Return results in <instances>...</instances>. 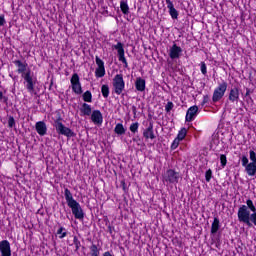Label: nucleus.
Instances as JSON below:
<instances>
[{
  "label": "nucleus",
  "instance_id": "f257e3e1",
  "mask_svg": "<svg viewBox=\"0 0 256 256\" xmlns=\"http://www.w3.org/2000/svg\"><path fill=\"white\" fill-rule=\"evenodd\" d=\"M14 65L18 67L17 73H20L25 81V87L28 91V93H34V95H37L35 92V85H37V78H33L31 75V69L27 70V63L21 62V60H14ZM26 71V72H25Z\"/></svg>",
  "mask_w": 256,
  "mask_h": 256
},
{
  "label": "nucleus",
  "instance_id": "f03ea898",
  "mask_svg": "<svg viewBox=\"0 0 256 256\" xmlns=\"http://www.w3.org/2000/svg\"><path fill=\"white\" fill-rule=\"evenodd\" d=\"M64 197L75 219H79V221H83V219H85V212H83V208H81V204H79L77 200L73 199V194L71 193L70 189L65 188Z\"/></svg>",
  "mask_w": 256,
  "mask_h": 256
},
{
  "label": "nucleus",
  "instance_id": "7ed1b4c3",
  "mask_svg": "<svg viewBox=\"0 0 256 256\" xmlns=\"http://www.w3.org/2000/svg\"><path fill=\"white\" fill-rule=\"evenodd\" d=\"M54 127L58 135H64V137H75V132H73V130H71L69 127H66L61 119H57L54 121Z\"/></svg>",
  "mask_w": 256,
  "mask_h": 256
},
{
  "label": "nucleus",
  "instance_id": "20e7f679",
  "mask_svg": "<svg viewBox=\"0 0 256 256\" xmlns=\"http://www.w3.org/2000/svg\"><path fill=\"white\" fill-rule=\"evenodd\" d=\"M227 91V82L222 81L219 83L218 87L215 88L212 96L213 103H218L221 101L223 97H225V93Z\"/></svg>",
  "mask_w": 256,
  "mask_h": 256
},
{
  "label": "nucleus",
  "instance_id": "39448f33",
  "mask_svg": "<svg viewBox=\"0 0 256 256\" xmlns=\"http://www.w3.org/2000/svg\"><path fill=\"white\" fill-rule=\"evenodd\" d=\"M114 93L121 95L125 89V80H123V74H117L113 79Z\"/></svg>",
  "mask_w": 256,
  "mask_h": 256
},
{
  "label": "nucleus",
  "instance_id": "423d86ee",
  "mask_svg": "<svg viewBox=\"0 0 256 256\" xmlns=\"http://www.w3.org/2000/svg\"><path fill=\"white\" fill-rule=\"evenodd\" d=\"M180 178L181 176L179 175V173L173 169L167 170L163 176V179L166 183H172V184L179 183Z\"/></svg>",
  "mask_w": 256,
  "mask_h": 256
},
{
  "label": "nucleus",
  "instance_id": "0eeeda50",
  "mask_svg": "<svg viewBox=\"0 0 256 256\" xmlns=\"http://www.w3.org/2000/svg\"><path fill=\"white\" fill-rule=\"evenodd\" d=\"M112 48L117 51L119 61H121V63H123L124 67L127 69L129 64L127 63V58H125V48H123V43L118 42L116 45H113Z\"/></svg>",
  "mask_w": 256,
  "mask_h": 256
},
{
  "label": "nucleus",
  "instance_id": "6e6552de",
  "mask_svg": "<svg viewBox=\"0 0 256 256\" xmlns=\"http://www.w3.org/2000/svg\"><path fill=\"white\" fill-rule=\"evenodd\" d=\"M70 81L74 93H76V95H81V93H83V88L81 87V82L79 81V74L74 73Z\"/></svg>",
  "mask_w": 256,
  "mask_h": 256
},
{
  "label": "nucleus",
  "instance_id": "1a4fd4ad",
  "mask_svg": "<svg viewBox=\"0 0 256 256\" xmlns=\"http://www.w3.org/2000/svg\"><path fill=\"white\" fill-rule=\"evenodd\" d=\"M1 256H11V243L7 240L0 241Z\"/></svg>",
  "mask_w": 256,
  "mask_h": 256
},
{
  "label": "nucleus",
  "instance_id": "9d476101",
  "mask_svg": "<svg viewBox=\"0 0 256 256\" xmlns=\"http://www.w3.org/2000/svg\"><path fill=\"white\" fill-rule=\"evenodd\" d=\"M181 53H183V49L177 46V44H173L170 48L169 57L170 59H179V57H181Z\"/></svg>",
  "mask_w": 256,
  "mask_h": 256
},
{
  "label": "nucleus",
  "instance_id": "9b49d317",
  "mask_svg": "<svg viewBox=\"0 0 256 256\" xmlns=\"http://www.w3.org/2000/svg\"><path fill=\"white\" fill-rule=\"evenodd\" d=\"M197 113H199V107L197 105L191 106L186 113V121L191 122L195 117H197Z\"/></svg>",
  "mask_w": 256,
  "mask_h": 256
},
{
  "label": "nucleus",
  "instance_id": "f8f14e48",
  "mask_svg": "<svg viewBox=\"0 0 256 256\" xmlns=\"http://www.w3.org/2000/svg\"><path fill=\"white\" fill-rule=\"evenodd\" d=\"M90 115H91V120L95 125L103 124V114H101V111L94 110Z\"/></svg>",
  "mask_w": 256,
  "mask_h": 256
},
{
  "label": "nucleus",
  "instance_id": "ddd939ff",
  "mask_svg": "<svg viewBox=\"0 0 256 256\" xmlns=\"http://www.w3.org/2000/svg\"><path fill=\"white\" fill-rule=\"evenodd\" d=\"M35 129L38 135H40V137H45V135H47V124H45V122H37L35 125Z\"/></svg>",
  "mask_w": 256,
  "mask_h": 256
},
{
  "label": "nucleus",
  "instance_id": "4468645a",
  "mask_svg": "<svg viewBox=\"0 0 256 256\" xmlns=\"http://www.w3.org/2000/svg\"><path fill=\"white\" fill-rule=\"evenodd\" d=\"M228 99L231 103H239V88H231Z\"/></svg>",
  "mask_w": 256,
  "mask_h": 256
},
{
  "label": "nucleus",
  "instance_id": "2eb2a0df",
  "mask_svg": "<svg viewBox=\"0 0 256 256\" xmlns=\"http://www.w3.org/2000/svg\"><path fill=\"white\" fill-rule=\"evenodd\" d=\"M167 8L169 9V15L172 19H178L179 18V12L177 9H175V6L173 5V2L171 0H166Z\"/></svg>",
  "mask_w": 256,
  "mask_h": 256
},
{
  "label": "nucleus",
  "instance_id": "dca6fc26",
  "mask_svg": "<svg viewBox=\"0 0 256 256\" xmlns=\"http://www.w3.org/2000/svg\"><path fill=\"white\" fill-rule=\"evenodd\" d=\"M143 137L145 139H155V132H153V122H150L148 127L143 132Z\"/></svg>",
  "mask_w": 256,
  "mask_h": 256
},
{
  "label": "nucleus",
  "instance_id": "f3484780",
  "mask_svg": "<svg viewBox=\"0 0 256 256\" xmlns=\"http://www.w3.org/2000/svg\"><path fill=\"white\" fill-rule=\"evenodd\" d=\"M245 171L249 177H255L256 176V164L253 162H250L248 165L244 166Z\"/></svg>",
  "mask_w": 256,
  "mask_h": 256
},
{
  "label": "nucleus",
  "instance_id": "a211bd4d",
  "mask_svg": "<svg viewBox=\"0 0 256 256\" xmlns=\"http://www.w3.org/2000/svg\"><path fill=\"white\" fill-rule=\"evenodd\" d=\"M80 112L82 113L83 116L89 117L92 113L91 105L87 103H83L82 106L80 107Z\"/></svg>",
  "mask_w": 256,
  "mask_h": 256
},
{
  "label": "nucleus",
  "instance_id": "6ab92c4d",
  "mask_svg": "<svg viewBox=\"0 0 256 256\" xmlns=\"http://www.w3.org/2000/svg\"><path fill=\"white\" fill-rule=\"evenodd\" d=\"M145 85H146V82H145V79L141 78V77H138L136 79V82H135V87L138 91H140L142 93V91H145Z\"/></svg>",
  "mask_w": 256,
  "mask_h": 256
},
{
  "label": "nucleus",
  "instance_id": "aec40b11",
  "mask_svg": "<svg viewBox=\"0 0 256 256\" xmlns=\"http://www.w3.org/2000/svg\"><path fill=\"white\" fill-rule=\"evenodd\" d=\"M220 227H221V224H220L219 218L215 217L211 225V234L215 235L217 231H219Z\"/></svg>",
  "mask_w": 256,
  "mask_h": 256
},
{
  "label": "nucleus",
  "instance_id": "412c9836",
  "mask_svg": "<svg viewBox=\"0 0 256 256\" xmlns=\"http://www.w3.org/2000/svg\"><path fill=\"white\" fill-rule=\"evenodd\" d=\"M127 132V129H125V126H123V124L118 123L116 124L115 128H114V133H116V135H125V133Z\"/></svg>",
  "mask_w": 256,
  "mask_h": 256
},
{
  "label": "nucleus",
  "instance_id": "4be33fe9",
  "mask_svg": "<svg viewBox=\"0 0 256 256\" xmlns=\"http://www.w3.org/2000/svg\"><path fill=\"white\" fill-rule=\"evenodd\" d=\"M120 9L124 15H129V4H127V0L120 2Z\"/></svg>",
  "mask_w": 256,
  "mask_h": 256
},
{
  "label": "nucleus",
  "instance_id": "5701e85b",
  "mask_svg": "<svg viewBox=\"0 0 256 256\" xmlns=\"http://www.w3.org/2000/svg\"><path fill=\"white\" fill-rule=\"evenodd\" d=\"M82 97H83V101H85L86 103H92L93 102V94H91V91H89V90L84 92Z\"/></svg>",
  "mask_w": 256,
  "mask_h": 256
},
{
  "label": "nucleus",
  "instance_id": "b1692460",
  "mask_svg": "<svg viewBox=\"0 0 256 256\" xmlns=\"http://www.w3.org/2000/svg\"><path fill=\"white\" fill-rule=\"evenodd\" d=\"M101 93L104 99H107V97H109V85L107 84L102 85Z\"/></svg>",
  "mask_w": 256,
  "mask_h": 256
},
{
  "label": "nucleus",
  "instance_id": "393cba45",
  "mask_svg": "<svg viewBox=\"0 0 256 256\" xmlns=\"http://www.w3.org/2000/svg\"><path fill=\"white\" fill-rule=\"evenodd\" d=\"M186 135H187V129L181 128V130L178 132V135L176 138L180 141H183V139H185Z\"/></svg>",
  "mask_w": 256,
  "mask_h": 256
},
{
  "label": "nucleus",
  "instance_id": "a878e982",
  "mask_svg": "<svg viewBox=\"0 0 256 256\" xmlns=\"http://www.w3.org/2000/svg\"><path fill=\"white\" fill-rule=\"evenodd\" d=\"M130 131L131 133H138L139 132V122H134L130 125Z\"/></svg>",
  "mask_w": 256,
  "mask_h": 256
},
{
  "label": "nucleus",
  "instance_id": "bb28decb",
  "mask_svg": "<svg viewBox=\"0 0 256 256\" xmlns=\"http://www.w3.org/2000/svg\"><path fill=\"white\" fill-rule=\"evenodd\" d=\"M91 256H99V248H97V245L92 244L90 246Z\"/></svg>",
  "mask_w": 256,
  "mask_h": 256
},
{
  "label": "nucleus",
  "instance_id": "cd10ccee",
  "mask_svg": "<svg viewBox=\"0 0 256 256\" xmlns=\"http://www.w3.org/2000/svg\"><path fill=\"white\" fill-rule=\"evenodd\" d=\"M220 163L221 167L225 169V167L227 166V156L225 154L220 155Z\"/></svg>",
  "mask_w": 256,
  "mask_h": 256
},
{
  "label": "nucleus",
  "instance_id": "c85d7f7f",
  "mask_svg": "<svg viewBox=\"0 0 256 256\" xmlns=\"http://www.w3.org/2000/svg\"><path fill=\"white\" fill-rule=\"evenodd\" d=\"M65 228L64 227H60L57 231V235H60L59 238L60 239H65V237H67V232H64Z\"/></svg>",
  "mask_w": 256,
  "mask_h": 256
},
{
  "label": "nucleus",
  "instance_id": "c756f323",
  "mask_svg": "<svg viewBox=\"0 0 256 256\" xmlns=\"http://www.w3.org/2000/svg\"><path fill=\"white\" fill-rule=\"evenodd\" d=\"M96 77H105V68H96L95 71Z\"/></svg>",
  "mask_w": 256,
  "mask_h": 256
},
{
  "label": "nucleus",
  "instance_id": "7c9ffc66",
  "mask_svg": "<svg viewBox=\"0 0 256 256\" xmlns=\"http://www.w3.org/2000/svg\"><path fill=\"white\" fill-rule=\"evenodd\" d=\"M73 243L75 245V251H79V249L81 248V241H79V238H77V236L73 237Z\"/></svg>",
  "mask_w": 256,
  "mask_h": 256
},
{
  "label": "nucleus",
  "instance_id": "2f4dec72",
  "mask_svg": "<svg viewBox=\"0 0 256 256\" xmlns=\"http://www.w3.org/2000/svg\"><path fill=\"white\" fill-rule=\"evenodd\" d=\"M96 65L98 66V68H105V62H103V60H101V58H99V56H96Z\"/></svg>",
  "mask_w": 256,
  "mask_h": 256
},
{
  "label": "nucleus",
  "instance_id": "473e14b6",
  "mask_svg": "<svg viewBox=\"0 0 256 256\" xmlns=\"http://www.w3.org/2000/svg\"><path fill=\"white\" fill-rule=\"evenodd\" d=\"M240 159H241L242 167H245L246 165L249 164V158L247 157V155H242Z\"/></svg>",
  "mask_w": 256,
  "mask_h": 256
},
{
  "label": "nucleus",
  "instance_id": "72a5a7b5",
  "mask_svg": "<svg viewBox=\"0 0 256 256\" xmlns=\"http://www.w3.org/2000/svg\"><path fill=\"white\" fill-rule=\"evenodd\" d=\"M211 177H213V171H211V169H208L205 173V179H206L207 183H209V181H211Z\"/></svg>",
  "mask_w": 256,
  "mask_h": 256
},
{
  "label": "nucleus",
  "instance_id": "f704fd0d",
  "mask_svg": "<svg viewBox=\"0 0 256 256\" xmlns=\"http://www.w3.org/2000/svg\"><path fill=\"white\" fill-rule=\"evenodd\" d=\"M249 155H250V161H251L250 163L256 164V153H255V151L250 150Z\"/></svg>",
  "mask_w": 256,
  "mask_h": 256
},
{
  "label": "nucleus",
  "instance_id": "c9c22d12",
  "mask_svg": "<svg viewBox=\"0 0 256 256\" xmlns=\"http://www.w3.org/2000/svg\"><path fill=\"white\" fill-rule=\"evenodd\" d=\"M180 141H181V140H179V138H175L174 141H173L172 144H171V149H172V150L177 149V147H179Z\"/></svg>",
  "mask_w": 256,
  "mask_h": 256
},
{
  "label": "nucleus",
  "instance_id": "e433bc0d",
  "mask_svg": "<svg viewBox=\"0 0 256 256\" xmlns=\"http://www.w3.org/2000/svg\"><path fill=\"white\" fill-rule=\"evenodd\" d=\"M8 127H10V129H13V127H15V118L13 116H10L8 119Z\"/></svg>",
  "mask_w": 256,
  "mask_h": 256
},
{
  "label": "nucleus",
  "instance_id": "4c0bfd02",
  "mask_svg": "<svg viewBox=\"0 0 256 256\" xmlns=\"http://www.w3.org/2000/svg\"><path fill=\"white\" fill-rule=\"evenodd\" d=\"M200 69H201L202 75H207V64H205V62H201Z\"/></svg>",
  "mask_w": 256,
  "mask_h": 256
},
{
  "label": "nucleus",
  "instance_id": "58836bf2",
  "mask_svg": "<svg viewBox=\"0 0 256 256\" xmlns=\"http://www.w3.org/2000/svg\"><path fill=\"white\" fill-rule=\"evenodd\" d=\"M173 107H174L173 102H167V104H166V106H165V111H166V113H170L171 110L173 109Z\"/></svg>",
  "mask_w": 256,
  "mask_h": 256
},
{
  "label": "nucleus",
  "instance_id": "ea45409f",
  "mask_svg": "<svg viewBox=\"0 0 256 256\" xmlns=\"http://www.w3.org/2000/svg\"><path fill=\"white\" fill-rule=\"evenodd\" d=\"M7 21H5V15H0V27H3Z\"/></svg>",
  "mask_w": 256,
  "mask_h": 256
},
{
  "label": "nucleus",
  "instance_id": "a19ab883",
  "mask_svg": "<svg viewBox=\"0 0 256 256\" xmlns=\"http://www.w3.org/2000/svg\"><path fill=\"white\" fill-rule=\"evenodd\" d=\"M209 103V95H204L203 96V101H202V105H205Z\"/></svg>",
  "mask_w": 256,
  "mask_h": 256
},
{
  "label": "nucleus",
  "instance_id": "79ce46f5",
  "mask_svg": "<svg viewBox=\"0 0 256 256\" xmlns=\"http://www.w3.org/2000/svg\"><path fill=\"white\" fill-rule=\"evenodd\" d=\"M3 99L4 103H7V101L9 100V98H7V96H3V92H0V101Z\"/></svg>",
  "mask_w": 256,
  "mask_h": 256
},
{
  "label": "nucleus",
  "instance_id": "37998d69",
  "mask_svg": "<svg viewBox=\"0 0 256 256\" xmlns=\"http://www.w3.org/2000/svg\"><path fill=\"white\" fill-rule=\"evenodd\" d=\"M244 97H251V89L247 88Z\"/></svg>",
  "mask_w": 256,
  "mask_h": 256
},
{
  "label": "nucleus",
  "instance_id": "c03bdc74",
  "mask_svg": "<svg viewBox=\"0 0 256 256\" xmlns=\"http://www.w3.org/2000/svg\"><path fill=\"white\" fill-rule=\"evenodd\" d=\"M132 141H134V143H139V141H141V138H139V136H136L132 138Z\"/></svg>",
  "mask_w": 256,
  "mask_h": 256
},
{
  "label": "nucleus",
  "instance_id": "a18cd8bd",
  "mask_svg": "<svg viewBox=\"0 0 256 256\" xmlns=\"http://www.w3.org/2000/svg\"><path fill=\"white\" fill-rule=\"evenodd\" d=\"M246 98H247V99H246L247 102H249V101L253 102V98H251V96H248V97H246Z\"/></svg>",
  "mask_w": 256,
  "mask_h": 256
},
{
  "label": "nucleus",
  "instance_id": "49530a36",
  "mask_svg": "<svg viewBox=\"0 0 256 256\" xmlns=\"http://www.w3.org/2000/svg\"><path fill=\"white\" fill-rule=\"evenodd\" d=\"M103 256H113V255H111V252H105L104 254H103Z\"/></svg>",
  "mask_w": 256,
  "mask_h": 256
},
{
  "label": "nucleus",
  "instance_id": "de8ad7c7",
  "mask_svg": "<svg viewBox=\"0 0 256 256\" xmlns=\"http://www.w3.org/2000/svg\"><path fill=\"white\" fill-rule=\"evenodd\" d=\"M109 233H113V228L111 226H108Z\"/></svg>",
  "mask_w": 256,
  "mask_h": 256
},
{
  "label": "nucleus",
  "instance_id": "09e8293b",
  "mask_svg": "<svg viewBox=\"0 0 256 256\" xmlns=\"http://www.w3.org/2000/svg\"><path fill=\"white\" fill-rule=\"evenodd\" d=\"M132 109H133L134 113L137 111V107H135V106H133Z\"/></svg>",
  "mask_w": 256,
  "mask_h": 256
}]
</instances>
